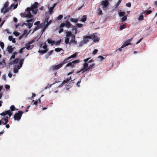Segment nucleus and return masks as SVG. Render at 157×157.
<instances>
[{"instance_id": "nucleus-3", "label": "nucleus", "mask_w": 157, "mask_h": 157, "mask_svg": "<svg viewBox=\"0 0 157 157\" xmlns=\"http://www.w3.org/2000/svg\"><path fill=\"white\" fill-rule=\"evenodd\" d=\"M24 112L21 111H19L17 113H15L14 116V119L15 120L19 121L21 119V117Z\"/></svg>"}, {"instance_id": "nucleus-15", "label": "nucleus", "mask_w": 157, "mask_h": 157, "mask_svg": "<svg viewBox=\"0 0 157 157\" xmlns=\"http://www.w3.org/2000/svg\"><path fill=\"white\" fill-rule=\"evenodd\" d=\"M101 4L103 6V8L107 7L109 4V2L107 0H105L102 1Z\"/></svg>"}, {"instance_id": "nucleus-57", "label": "nucleus", "mask_w": 157, "mask_h": 157, "mask_svg": "<svg viewBox=\"0 0 157 157\" xmlns=\"http://www.w3.org/2000/svg\"><path fill=\"white\" fill-rule=\"evenodd\" d=\"M52 22V21L51 20H50L49 21H48V22L47 23L46 26H48L49 25H50L51 22Z\"/></svg>"}, {"instance_id": "nucleus-50", "label": "nucleus", "mask_w": 157, "mask_h": 157, "mask_svg": "<svg viewBox=\"0 0 157 157\" xmlns=\"http://www.w3.org/2000/svg\"><path fill=\"white\" fill-rule=\"evenodd\" d=\"M13 33L16 36H18L19 35V33L17 32H14Z\"/></svg>"}, {"instance_id": "nucleus-62", "label": "nucleus", "mask_w": 157, "mask_h": 157, "mask_svg": "<svg viewBox=\"0 0 157 157\" xmlns=\"http://www.w3.org/2000/svg\"><path fill=\"white\" fill-rule=\"evenodd\" d=\"M25 36L22 34L21 35L19 38V40H21Z\"/></svg>"}, {"instance_id": "nucleus-27", "label": "nucleus", "mask_w": 157, "mask_h": 157, "mask_svg": "<svg viewBox=\"0 0 157 157\" xmlns=\"http://www.w3.org/2000/svg\"><path fill=\"white\" fill-rule=\"evenodd\" d=\"M87 17L86 15H83L82 18L81 20V21L83 22H85L86 20Z\"/></svg>"}, {"instance_id": "nucleus-34", "label": "nucleus", "mask_w": 157, "mask_h": 157, "mask_svg": "<svg viewBox=\"0 0 157 157\" xmlns=\"http://www.w3.org/2000/svg\"><path fill=\"white\" fill-rule=\"evenodd\" d=\"M1 63L0 65H5L6 64L5 60L4 59H3L1 62H0Z\"/></svg>"}, {"instance_id": "nucleus-42", "label": "nucleus", "mask_w": 157, "mask_h": 157, "mask_svg": "<svg viewBox=\"0 0 157 157\" xmlns=\"http://www.w3.org/2000/svg\"><path fill=\"white\" fill-rule=\"evenodd\" d=\"M54 8L52 7H50L49 9V12L50 14L52 13L53 10Z\"/></svg>"}, {"instance_id": "nucleus-14", "label": "nucleus", "mask_w": 157, "mask_h": 157, "mask_svg": "<svg viewBox=\"0 0 157 157\" xmlns=\"http://www.w3.org/2000/svg\"><path fill=\"white\" fill-rule=\"evenodd\" d=\"M1 120V121H2V124L4 125L6 124L9 121L8 117H6L4 118H2Z\"/></svg>"}, {"instance_id": "nucleus-20", "label": "nucleus", "mask_w": 157, "mask_h": 157, "mask_svg": "<svg viewBox=\"0 0 157 157\" xmlns=\"http://www.w3.org/2000/svg\"><path fill=\"white\" fill-rule=\"evenodd\" d=\"M33 23H30L29 22H27V23L25 24V25L28 26V28L30 29L32 27L33 25Z\"/></svg>"}, {"instance_id": "nucleus-5", "label": "nucleus", "mask_w": 157, "mask_h": 157, "mask_svg": "<svg viewBox=\"0 0 157 157\" xmlns=\"http://www.w3.org/2000/svg\"><path fill=\"white\" fill-rule=\"evenodd\" d=\"M90 58H89L84 60L85 63L83 65V68L81 69V71H82V73H84L85 71H88L87 68H88V64L86 62H87Z\"/></svg>"}, {"instance_id": "nucleus-51", "label": "nucleus", "mask_w": 157, "mask_h": 157, "mask_svg": "<svg viewBox=\"0 0 157 157\" xmlns=\"http://www.w3.org/2000/svg\"><path fill=\"white\" fill-rule=\"evenodd\" d=\"M53 52V51L52 50H51L49 52H48V56H49L51 55L52 53Z\"/></svg>"}, {"instance_id": "nucleus-35", "label": "nucleus", "mask_w": 157, "mask_h": 157, "mask_svg": "<svg viewBox=\"0 0 157 157\" xmlns=\"http://www.w3.org/2000/svg\"><path fill=\"white\" fill-rule=\"evenodd\" d=\"M125 14V13L124 12H119V15L120 17L124 16Z\"/></svg>"}, {"instance_id": "nucleus-36", "label": "nucleus", "mask_w": 157, "mask_h": 157, "mask_svg": "<svg viewBox=\"0 0 157 157\" xmlns=\"http://www.w3.org/2000/svg\"><path fill=\"white\" fill-rule=\"evenodd\" d=\"M28 31L27 29H25L23 33V34L24 36H25V37H26L27 36V35L28 33L27 34Z\"/></svg>"}, {"instance_id": "nucleus-17", "label": "nucleus", "mask_w": 157, "mask_h": 157, "mask_svg": "<svg viewBox=\"0 0 157 157\" xmlns=\"http://www.w3.org/2000/svg\"><path fill=\"white\" fill-rule=\"evenodd\" d=\"M14 48H12V46H8L7 48V49L8 50V52L9 53H12L13 50Z\"/></svg>"}, {"instance_id": "nucleus-28", "label": "nucleus", "mask_w": 157, "mask_h": 157, "mask_svg": "<svg viewBox=\"0 0 157 157\" xmlns=\"http://www.w3.org/2000/svg\"><path fill=\"white\" fill-rule=\"evenodd\" d=\"M72 33H71L70 31H68L66 32V36L67 37H69L71 36H72Z\"/></svg>"}, {"instance_id": "nucleus-8", "label": "nucleus", "mask_w": 157, "mask_h": 157, "mask_svg": "<svg viewBox=\"0 0 157 157\" xmlns=\"http://www.w3.org/2000/svg\"><path fill=\"white\" fill-rule=\"evenodd\" d=\"M72 25L69 21H65V22H63L61 24L60 27L63 28L65 26L67 28H69L72 27Z\"/></svg>"}, {"instance_id": "nucleus-45", "label": "nucleus", "mask_w": 157, "mask_h": 157, "mask_svg": "<svg viewBox=\"0 0 157 157\" xmlns=\"http://www.w3.org/2000/svg\"><path fill=\"white\" fill-rule=\"evenodd\" d=\"M81 79H80L79 80V81L77 83L76 85L78 87L80 86L79 84H80V82H81Z\"/></svg>"}, {"instance_id": "nucleus-31", "label": "nucleus", "mask_w": 157, "mask_h": 157, "mask_svg": "<svg viewBox=\"0 0 157 157\" xmlns=\"http://www.w3.org/2000/svg\"><path fill=\"white\" fill-rule=\"evenodd\" d=\"M127 19V17L126 16H124L121 18V21L122 22H124Z\"/></svg>"}, {"instance_id": "nucleus-60", "label": "nucleus", "mask_w": 157, "mask_h": 157, "mask_svg": "<svg viewBox=\"0 0 157 157\" xmlns=\"http://www.w3.org/2000/svg\"><path fill=\"white\" fill-rule=\"evenodd\" d=\"M98 58H100L101 60L104 59V58L101 56H99L98 57Z\"/></svg>"}, {"instance_id": "nucleus-2", "label": "nucleus", "mask_w": 157, "mask_h": 157, "mask_svg": "<svg viewBox=\"0 0 157 157\" xmlns=\"http://www.w3.org/2000/svg\"><path fill=\"white\" fill-rule=\"evenodd\" d=\"M31 10V8L28 7L27 8L26 11L24 13H21V15L24 17L32 18L33 16L30 12Z\"/></svg>"}, {"instance_id": "nucleus-63", "label": "nucleus", "mask_w": 157, "mask_h": 157, "mask_svg": "<svg viewBox=\"0 0 157 157\" xmlns=\"http://www.w3.org/2000/svg\"><path fill=\"white\" fill-rule=\"evenodd\" d=\"M152 12V11L151 10H149L147 11L146 12V13L147 14H149L151 13Z\"/></svg>"}, {"instance_id": "nucleus-12", "label": "nucleus", "mask_w": 157, "mask_h": 157, "mask_svg": "<svg viewBox=\"0 0 157 157\" xmlns=\"http://www.w3.org/2000/svg\"><path fill=\"white\" fill-rule=\"evenodd\" d=\"M12 113L11 112L10 110L6 111L5 112H4L0 114V115L2 116H5L8 114L9 116H11L12 115Z\"/></svg>"}, {"instance_id": "nucleus-1", "label": "nucleus", "mask_w": 157, "mask_h": 157, "mask_svg": "<svg viewBox=\"0 0 157 157\" xmlns=\"http://www.w3.org/2000/svg\"><path fill=\"white\" fill-rule=\"evenodd\" d=\"M39 46L40 49L38 51V52L40 54H44L48 50L46 43H44V44L41 43L40 44Z\"/></svg>"}, {"instance_id": "nucleus-56", "label": "nucleus", "mask_w": 157, "mask_h": 157, "mask_svg": "<svg viewBox=\"0 0 157 157\" xmlns=\"http://www.w3.org/2000/svg\"><path fill=\"white\" fill-rule=\"evenodd\" d=\"M5 87L6 89H9L10 88V86L9 85H6Z\"/></svg>"}, {"instance_id": "nucleus-16", "label": "nucleus", "mask_w": 157, "mask_h": 157, "mask_svg": "<svg viewBox=\"0 0 157 157\" xmlns=\"http://www.w3.org/2000/svg\"><path fill=\"white\" fill-rule=\"evenodd\" d=\"M91 36H92V38L94 39V42H96L99 41V38H98L97 36H96L95 35H94V34L91 35Z\"/></svg>"}, {"instance_id": "nucleus-44", "label": "nucleus", "mask_w": 157, "mask_h": 157, "mask_svg": "<svg viewBox=\"0 0 157 157\" xmlns=\"http://www.w3.org/2000/svg\"><path fill=\"white\" fill-rule=\"evenodd\" d=\"M25 49L24 47L21 48L19 50V52L20 54H22L23 52V51Z\"/></svg>"}, {"instance_id": "nucleus-13", "label": "nucleus", "mask_w": 157, "mask_h": 157, "mask_svg": "<svg viewBox=\"0 0 157 157\" xmlns=\"http://www.w3.org/2000/svg\"><path fill=\"white\" fill-rule=\"evenodd\" d=\"M92 38V36H91V35L90 36H85L83 38V42L85 43H86L89 41L88 39H91Z\"/></svg>"}, {"instance_id": "nucleus-52", "label": "nucleus", "mask_w": 157, "mask_h": 157, "mask_svg": "<svg viewBox=\"0 0 157 157\" xmlns=\"http://www.w3.org/2000/svg\"><path fill=\"white\" fill-rule=\"evenodd\" d=\"M126 6L127 7H130L131 6V4L130 3L128 2V3H127L126 4Z\"/></svg>"}, {"instance_id": "nucleus-46", "label": "nucleus", "mask_w": 157, "mask_h": 157, "mask_svg": "<svg viewBox=\"0 0 157 157\" xmlns=\"http://www.w3.org/2000/svg\"><path fill=\"white\" fill-rule=\"evenodd\" d=\"M63 17V16L62 15H60L58 16L57 17L58 20H61Z\"/></svg>"}, {"instance_id": "nucleus-64", "label": "nucleus", "mask_w": 157, "mask_h": 157, "mask_svg": "<svg viewBox=\"0 0 157 157\" xmlns=\"http://www.w3.org/2000/svg\"><path fill=\"white\" fill-rule=\"evenodd\" d=\"M8 38L9 40L10 41H11L12 40V39H13L12 36H9Z\"/></svg>"}, {"instance_id": "nucleus-11", "label": "nucleus", "mask_w": 157, "mask_h": 157, "mask_svg": "<svg viewBox=\"0 0 157 157\" xmlns=\"http://www.w3.org/2000/svg\"><path fill=\"white\" fill-rule=\"evenodd\" d=\"M132 39V38L126 41L124 44L121 46V48H124V47L131 44L130 42Z\"/></svg>"}, {"instance_id": "nucleus-4", "label": "nucleus", "mask_w": 157, "mask_h": 157, "mask_svg": "<svg viewBox=\"0 0 157 157\" xmlns=\"http://www.w3.org/2000/svg\"><path fill=\"white\" fill-rule=\"evenodd\" d=\"M34 42V40H32L30 41L28 43L25 44V45H26V46L24 47V48H26L28 50L32 49L33 48L34 46L33 45L31 44Z\"/></svg>"}, {"instance_id": "nucleus-43", "label": "nucleus", "mask_w": 157, "mask_h": 157, "mask_svg": "<svg viewBox=\"0 0 157 157\" xmlns=\"http://www.w3.org/2000/svg\"><path fill=\"white\" fill-rule=\"evenodd\" d=\"M122 0H119L118 2L117 3L116 5V7H117L119 5L120 3H121Z\"/></svg>"}, {"instance_id": "nucleus-40", "label": "nucleus", "mask_w": 157, "mask_h": 157, "mask_svg": "<svg viewBox=\"0 0 157 157\" xmlns=\"http://www.w3.org/2000/svg\"><path fill=\"white\" fill-rule=\"evenodd\" d=\"M79 62L80 60H79L77 59L72 61V62L73 63H74L75 64V63H79Z\"/></svg>"}, {"instance_id": "nucleus-26", "label": "nucleus", "mask_w": 157, "mask_h": 157, "mask_svg": "<svg viewBox=\"0 0 157 157\" xmlns=\"http://www.w3.org/2000/svg\"><path fill=\"white\" fill-rule=\"evenodd\" d=\"M20 60L19 58H16L12 62V64H17L18 62L19 61H20Z\"/></svg>"}, {"instance_id": "nucleus-37", "label": "nucleus", "mask_w": 157, "mask_h": 157, "mask_svg": "<svg viewBox=\"0 0 157 157\" xmlns=\"http://www.w3.org/2000/svg\"><path fill=\"white\" fill-rule=\"evenodd\" d=\"M126 25L125 24H123L122 25L120 26V29L121 30H122L125 28Z\"/></svg>"}, {"instance_id": "nucleus-54", "label": "nucleus", "mask_w": 157, "mask_h": 157, "mask_svg": "<svg viewBox=\"0 0 157 157\" xmlns=\"http://www.w3.org/2000/svg\"><path fill=\"white\" fill-rule=\"evenodd\" d=\"M40 22L39 21H36L34 23V25H37V26L39 25L40 24Z\"/></svg>"}, {"instance_id": "nucleus-30", "label": "nucleus", "mask_w": 157, "mask_h": 157, "mask_svg": "<svg viewBox=\"0 0 157 157\" xmlns=\"http://www.w3.org/2000/svg\"><path fill=\"white\" fill-rule=\"evenodd\" d=\"M72 38L71 40V43H73V42H74L75 40V36L74 34H73L71 36Z\"/></svg>"}, {"instance_id": "nucleus-19", "label": "nucleus", "mask_w": 157, "mask_h": 157, "mask_svg": "<svg viewBox=\"0 0 157 157\" xmlns=\"http://www.w3.org/2000/svg\"><path fill=\"white\" fill-rule=\"evenodd\" d=\"M71 79V76L68 77L66 78H65V80L63 82L62 84H64L66 83L69 81Z\"/></svg>"}, {"instance_id": "nucleus-10", "label": "nucleus", "mask_w": 157, "mask_h": 157, "mask_svg": "<svg viewBox=\"0 0 157 157\" xmlns=\"http://www.w3.org/2000/svg\"><path fill=\"white\" fill-rule=\"evenodd\" d=\"M62 64H61V63L56 65H54L52 66L51 67V69L53 70H57L59 68H60L61 67L63 66Z\"/></svg>"}, {"instance_id": "nucleus-48", "label": "nucleus", "mask_w": 157, "mask_h": 157, "mask_svg": "<svg viewBox=\"0 0 157 157\" xmlns=\"http://www.w3.org/2000/svg\"><path fill=\"white\" fill-rule=\"evenodd\" d=\"M77 25L78 28L82 27L83 26V25L80 23H78L77 24Z\"/></svg>"}, {"instance_id": "nucleus-33", "label": "nucleus", "mask_w": 157, "mask_h": 157, "mask_svg": "<svg viewBox=\"0 0 157 157\" xmlns=\"http://www.w3.org/2000/svg\"><path fill=\"white\" fill-rule=\"evenodd\" d=\"M138 19L139 21H142L144 19V16L142 15H140L139 16Z\"/></svg>"}, {"instance_id": "nucleus-59", "label": "nucleus", "mask_w": 157, "mask_h": 157, "mask_svg": "<svg viewBox=\"0 0 157 157\" xmlns=\"http://www.w3.org/2000/svg\"><path fill=\"white\" fill-rule=\"evenodd\" d=\"M0 45L1 48L2 49H3L4 46V44L3 43H2Z\"/></svg>"}, {"instance_id": "nucleus-23", "label": "nucleus", "mask_w": 157, "mask_h": 157, "mask_svg": "<svg viewBox=\"0 0 157 157\" xmlns=\"http://www.w3.org/2000/svg\"><path fill=\"white\" fill-rule=\"evenodd\" d=\"M42 28V26L41 25H39L36 26L35 28L33 29V32H34L36 31L38 29H40Z\"/></svg>"}, {"instance_id": "nucleus-21", "label": "nucleus", "mask_w": 157, "mask_h": 157, "mask_svg": "<svg viewBox=\"0 0 157 157\" xmlns=\"http://www.w3.org/2000/svg\"><path fill=\"white\" fill-rule=\"evenodd\" d=\"M9 6V2H6L4 5V6L3 8L1 10V12H3V10L4 9L7 8Z\"/></svg>"}, {"instance_id": "nucleus-38", "label": "nucleus", "mask_w": 157, "mask_h": 157, "mask_svg": "<svg viewBox=\"0 0 157 157\" xmlns=\"http://www.w3.org/2000/svg\"><path fill=\"white\" fill-rule=\"evenodd\" d=\"M69 38L67 37L65 39V43L66 44H67L69 43Z\"/></svg>"}, {"instance_id": "nucleus-32", "label": "nucleus", "mask_w": 157, "mask_h": 157, "mask_svg": "<svg viewBox=\"0 0 157 157\" xmlns=\"http://www.w3.org/2000/svg\"><path fill=\"white\" fill-rule=\"evenodd\" d=\"M78 19L77 18H71L70 19V21L76 23L78 21Z\"/></svg>"}, {"instance_id": "nucleus-47", "label": "nucleus", "mask_w": 157, "mask_h": 157, "mask_svg": "<svg viewBox=\"0 0 157 157\" xmlns=\"http://www.w3.org/2000/svg\"><path fill=\"white\" fill-rule=\"evenodd\" d=\"M98 52V50H97L96 49H95L93 51L92 54L94 55H95Z\"/></svg>"}, {"instance_id": "nucleus-18", "label": "nucleus", "mask_w": 157, "mask_h": 157, "mask_svg": "<svg viewBox=\"0 0 157 157\" xmlns=\"http://www.w3.org/2000/svg\"><path fill=\"white\" fill-rule=\"evenodd\" d=\"M71 66V67L73 68L75 67V65L74 63H73L72 62H69L66 64L65 67Z\"/></svg>"}, {"instance_id": "nucleus-39", "label": "nucleus", "mask_w": 157, "mask_h": 157, "mask_svg": "<svg viewBox=\"0 0 157 157\" xmlns=\"http://www.w3.org/2000/svg\"><path fill=\"white\" fill-rule=\"evenodd\" d=\"M95 65V64L94 63L90 65L88 67V68H87L88 71L89 70L92 68H93V67Z\"/></svg>"}, {"instance_id": "nucleus-41", "label": "nucleus", "mask_w": 157, "mask_h": 157, "mask_svg": "<svg viewBox=\"0 0 157 157\" xmlns=\"http://www.w3.org/2000/svg\"><path fill=\"white\" fill-rule=\"evenodd\" d=\"M62 49L60 48H55V51L57 52H60L61 50H62Z\"/></svg>"}, {"instance_id": "nucleus-24", "label": "nucleus", "mask_w": 157, "mask_h": 157, "mask_svg": "<svg viewBox=\"0 0 157 157\" xmlns=\"http://www.w3.org/2000/svg\"><path fill=\"white\" fill-rule=\"evenodd\" d=\"M70 59L68 58V57L66 58L62 62V63H61V64H62L63 66L65 64L67 63L68 62H69L68 60L69 59Z\"/></svg>"}, {"instance_id": "nucleus-9", "label": "nucleus", "mask_w": 157, "mask_h": 157, "mask_svg": "<svg viewBox=\"0 0 157 157\" xmlns=\"http://www.w3.org/2000/svg\"><path fill=\"white\" fill-rule=\"evenodd\" d=\"M17 4L16 5H15L14 4H11L10 7L6 8V9H5V10L4 11V10H3V12L5 13L8 12L11 9V8L13 6H14V9H15L17 8Z\"/></svg>"}, {"instance_id": "nucleus-53", "label": "nucleus", "mask_w": 157, "mask_h": 157, "mask_svg": "<svg viewBox=\"0 0 157 157\" xmlns=\"http://www.w3.org/2000/svg\"><path fill=\"white\" fill-rule=\"evenodd\" d=\"M33 102H34L33 104L35 105H36L38 104V101H37V100L35 101L34 100H33Z\"/></svg>"}, {"instance_id": "nucleus-22", "label": "nucleus", "mask_w": 157, "mask_h": 157, "mask_svg": "<svg viewBox=\"0 0 157 157\" xmlns=\"http://www.w3.org/2000/svg\"><path fill=\"white\" fill-rule=\"evenodd\" d=\"M78 53L77 52H76L74 54L71 55L69 57H68V58L71 59L72 58H74L76 57V56H77Z\"/></svg>"}, {"instance_id": "nucleus-61", "label": "nucleus", "mask_w": 157, "mask_h": 157, "mask_svg": "<svg viewBox=\"0 0 157 157\" xmlns=\"http://www.w3.org/2000/svg\"><path fill=\"white\" fill-rule=\"evenodd\" d=\"M99 12L98 13V15H101L102 13V11L100 9L98 10Z\"/></svg>"}, {"instance_id": "nucleus-25", "label": "nucleus", "mask_w": 157, "mask_h": 157, "mask_svg": "<svg viewBox=\"0 0 157 157\" xmlns=\"http://www.w3.org/2000/svg\"><path fill=\"white\" fill-rule=\"evenodd\" d=\"M47 41L48 43L49 44H51L52 45H53L55 42V41H52L51 39H48Z\"/></svg>"}, {"instance_id": "nucleus-7", "label": "nucleus", "mask_w": 157, "mask_h": 157, "mask_svg": "<svg viewBox=\"0 0 157 157\" xmlns=\"http://www.w3.org/2000/svg\"><path fill=\"white\" fill-rule=\"evenodd\" d=\"M38 4L37 2H35L32 6L31 7V10L33 14H36L37 12V9L36 8L38 7Z\"/></svg>"}, {"instance_id": "nucleus-58", "label": "nucleus", "mask_w": 157, "mask_h": 157, "mask_svg": "<svg viewBox=\"0 0 157 157\" xmlns=\"http://www.w3.org/2000/svg\"><path fill=\"white\" fill-rule=\"evenodd\" d=\"M72 26V28L73 30H75L76 31L77 30V27H75V26Z\"/></svg>"}, {"instance_id": "nucleus-29", "label": "nucleus", "mask_w": 157, "mask_h": 157, "mask_svg": "<svg viewBox=\"0 0 157 157\" xmlns=\"http://www.w3.org/2000/svg\"><path fill=\"white\" fill-rule=\"evenodd\" d=\"M10 111L11 112V111H14L16 109V108L14 105H13L10 107Z\"/></svg>"}, {"instance_id": "nucleus-6", "label": "nucleus", "mask_w": 157, "mask_h": 157, "mask_svg": "<svg viewBox=\"0 0 157 157\" xmlns=\"http://www.w3.org/2000/svg\"><path fill=\"white\" fill-rule=\"evenodd\" d=\"M24 60V59H20L19 62V65H18L17 67V68H14L13 71L15 73H17L18 72V69H19L21 67H22V65L23 63Z\"/></svg>"}, {"instance_id": "nucleus-55", "label": "nucleus", "mask_w": 157, "mask_h": 157, "mask_svg": "<svg viewBox=\"0 0 157 157\" xmlns=\"http://www.w3.org/2000/svg\"><path fill=\"white\" fill-rule=\"evenodd\" d=\"M63 29L62 28H60L59 30V33H60L63 31Z\"/></svg>"}, {"instance_id": "nucleus-49", "label": "nucleus", "mask_w": 157, "mask_h": 157, "mask_svg": "<svg viewBox=\"0 0 157 157\" xmlns=\"http://www.w3.org/2000/svg\"><path fill=\"white\" fill-rule=\"evenodd\" d=\"M61 42V40H58V41H57L56 43V45H59L60 44Z\"/></svg>"}]
</instances>
